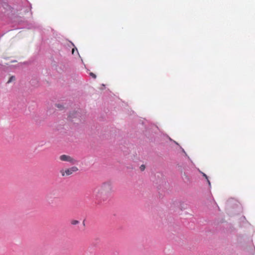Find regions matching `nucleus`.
<instances>
[{
	"mask_svg": "<svg viewBox=\"0 0 255 255\" xmlns=\"http://www.w3.org/2000/svg\"><path fill=\"white\" fill-rule=\"evenodd\" d=\"M79 223V222L78 221V220H72L71 221V224L73 225H77Z\"/></svg>",
	"mask_w": 255,
	"mask_h": 255,
	"instance_id": "obj_5",
	"label": "nucleus"
},
{
	"mask_svg": "<svg viewBox=\"0 0 255 255\" xmlns=\"http://www.w3.org/2000/svg\"><path fill=\"white\" fill-rule=\"evenodd\" d=\"M59 159L62 161H67L73 164H75L77 162L76 160L74 159L71 156L66 154L60 155L59 156Z\"/></svg>",
	"mask_w": 255,
	"mask_h": 255,
	"instance_id": "obj_3",
	"label": "nucleus"
},
{
	"mask_svg": "<svg viewBox=\"0 0 255 255\" xmlns=\"http://www.w3.org/2000/svg\"><path fill=\"white\" fill-rule=\"evenodd\" d=\"M78 170V168L76 166H73L70 168L64 169H62L60 170V173L62 176H69Z\"/></svg>",
	"mask_w": 255,
	"mask_h": 255,
	"instance_id": "obj_2",
	"label": "nucleus"
},
{
	"mask_svg": "<svg viewBox=\"0 0 255 255\" xmlns=\"http://www.w3.org/2000/svg\"><path fill=\"white\" fill-rule=\"evenodd\" d=\"M90 75L92 78H93L94 79H96V74H95L94 73H92V72L90 73Z\"/></svg>",
	"mask_w": 255,
	"mask_h": 255,
	"instance_id": "obj_7",
	"label": "nucleus"
},
{
	"mask_svg": "<svg viewBox=\"0 0 255 255\" xmlns=\"http://www.w3.org/2000/svg\"><path fill=\"white\" fill-rule=\"evenodd\" d=\"M74 52H75V49H74V48H73L72 50V53L73 54L74 53Z\"/></svg>",
	"mask_w": 255,
	"mask_h": 255,
	"instance_id": "obj_9",
	"label": "nucleus"
},
{
	"mask_svg": "<svg viewBox=\"0 0 255 255\" xmlns=\"http://www.w3.org/2000/svg\"><path fill=\"white\" fill-rule=\"evenodd\" d=\"M140 169L141 171H143L145 169V166L144 165H141L140 166Z\"/></svg>",
	"mask_w": 255,
	"mask_h": 255,
	"instance_id": "obj_8",
	"label": "nucleus"
},
{
	"mask_svg": "<svg viewBox=\"0 0 255 255\" xmlns=\"http://www.w3.org/2000/svg\"><path fill=\"white\" fill-rule=\"evenodd\" d=\"M113 192V186L112 182L106 181L102 184L94 191V196L99 202L107 201Z\"/></svg>",
	"mask_w": 255,
	"mask_h": 255,
	"instance_id": "obj_1",
	"label": "nucleus"
},
{
	"mask_svg": "<svg viewBox=\"0 0 255 255\" xmlns=\"http://www.w3.org/2000/svg\"><path fill=\"white\" fill-rule=\"evenodd\" d=\"M15 80V78L14 76H11L9 80H8V81L7 82V83H10L13 81H14Z\"/></svg>",
	"mask_w": 255,
	"mask_h": 255,
	"instance_id": "obj_4",
	"label": "nucleus"
},
{
	"mask_svg": "<svg viewBox=\"0 0 255 255\" xmlns=\"http://www.w3.org/2000/svg\"><path fill=\"white\" fill-rule=\"evenodd\" d=\"M202 174H203V176L207 180V181H208V183H209V184L210 185V182L208 180V176H207V175L204 173H202Z\"/></svg>",
	"mask_w": 255,
	"mask_h": 255,
	"instance_id": "obj_6",
	"label": "nucleus"
}]
</instances>
